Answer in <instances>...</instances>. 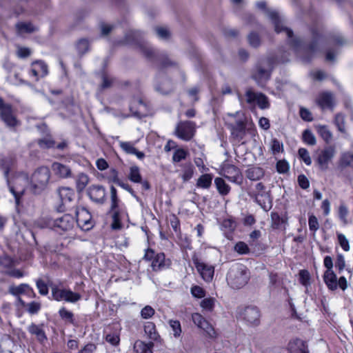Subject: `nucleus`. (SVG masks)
<instances>
[{"instance_id": "f257e3e1", "label": "nucleus", "mask_w": 353, "mask_h": 353, "mask_svg": "<svg viewBox=\"0 0 353 353\" xmlns=\"http://www.w3.org/2000/svg\"><path fill=\"white\" fill-rule=\"evenodd\" d=\"M256 6L259 9L265 11L272 21L274 30L277 33L283 32L287 34L290 45L303 63H310L317 52H321V46L325 39L323 34L317 28H311V41L308 43H305L300 39L294 37L293 31L284 26L283 20L277 12L266 9L265 1H258Z\"/></svg>"}, {"instance_id": "f03ea898", "label": "nucleus", "mask_w": 353, "mask_h": 353, "mask_svg": "<svg viewBox=\"0 0 353 353\" xmlns=\"http://www.w3.org/2000/svg\"><path fill=\"white\" fill-rule=\"evenodd\" d=\"M275 60L272 57H268L259 60L252 69L251 78L258 85L263 87L270 79L274 67Z\"/></svg>"}, {"instance_id": "7ed1b4c3", "label": "nucleus", "mask_w": 353, "mask_h": 353, "mask_svg": "<svg viewBox=\"0 0 353 353\" xmlns=\"http://www.w3.org/2000/svg\"><path fill=\"white\" fill-rule=\"evenodd\" d=\"M124 39L126 43L136 46L147 59H152L155 57V50L144 40L141 32L130 30L126 32Z\"/></svg>"}, {"instance_id": "20e7f679", "label": "nucleus", "mask_w": 353, "mask_h": 353, "mask_svg": "<svg viewBox=\"0 0 353 353\" xmlns=\"http://www.w3.org/2000/svg\"><path fill=\"white\" fill-rule=\"evenodd\" d=\"M226 279L231 288L240 289L245 285L249 281L250 272L242 263H234L230 267Z\"/></svg>"}, {"instance_id": "39448f33", "label": "nucleus", "mask_w": 353, "mask_h": 353, "mask_svg": "<svg viewBox=\"0 0 353 353\" xmlns=\"http://www.w3.org/2000/svg\"><path fill=\"white\" fill-rule=\"evenodd\" d=\"M50 177V171L48 167L38 168L32 174L30 188L32 192L38 194L42 192L47 187Z\"/></svg>"}, {"instance_id": "423d86ee", "label": "nucleus", "mask_w": 353, "mask_h": 353, "mask_svg": "<svg viewBox=\"0 0 353 353\" xmlns=\"http://www.w3.org/2000/svg\"><path fill=\"white\" fill-rule=\"evenodd\" d=\"M238 315L245 323L250 327H257L261 323V311L254 305H248L243 308H240Z\"/></svg>"}, {"instance_id": "0eeeda50", "label": "nucleus", "mask_w": 353, "mask_h": 353, "mask_svg": "<svg viewBox=\"0 0 353 353\" xmlns=\"http://www.w3.org/2000/svg\"><path fill=\"white\" fill-rule=\"evenodd\" d=\"M74 224V217L69 214H65L57 219H49L46 221L43 227L49 228L57 232L61 233L62 232H67L72 230Z\"/></svg>"}, {"instance_id": "6e6552de", "label": "nucleus", "mask_w": 353, "mask_h": 353, "mask_svg": "<svg viewBox=\"0 0 353 353\" xmlns=\"http://www.w3.org/2000/svg\"><path fill=\"white\" fill-rule=\"evenodd\" d=\"M0 117L8 127L13 128L19 124L13 114L12 107L9 103H6L0 97Z\"/></svg>"}, {"instance_id": "1a4fd4ad", "label": "nucleus", "mask_w": 353, "mask_h": 353, "mask_svg": "<svg viewBox=\"0 0 353 353\" xmlns=\"http://www.w3.org/2000/svg\"><path fill=\"white\" fill-rule=\"evenodd\" d=\"M76 223L77 225L84 231H88L93 227V222L90 212L85 208H78L75 210Z\"/></svg>"}, {"instance_id": "9d476101", "label": "nucleus", "mask_w": 353, "mask_h": 353, "mask_svg": "<svg viewBox=\"0 0 353 353\" xmlns=\"http://www.w3.org/2000/svg\"><path fill=\"white\" fill-rule=\"evenodd\" d=\"M335 152V148L332 145L325 147L320 152L314 161L321 171H325L328 169V163L334 157Z\"/></svg>"}, {"instance_id": "9b49d317", "label": "nucleus", "mask_w": 353, "mask_h": 353, "mask_svg": "<svg viewBox=\"0 0 353 353\" xmlns=\"http://www.w3.org/2000/svg\"><path fill=\"white\" fill-rule=\"evenodd\" d=\"M61 204L58 207L57 210L59 212H63L65 210H70L72 208L71 203L74 197V192L73 190L69 188H60L57 190Z\"/></svg>"}, {"instance_id": "f8f14e48", "label": "nucleus", "mask_w": 353, "mask_h": 353, "mask_svg": "<svg viewBox=\"0 0 353 353\" xmlns=\"http://www.w3.org/2000/svg\"><path fill=\"white\" fill-rule=\"evenodd\" d=\"M8 174H9V169L6 168L4 171V176L6 178H7V182L9 185L10 191L14 195V199H15V203L18 205L20 202V198L22 196V195L24 194V192H25L24 185H22L21 184V182H23L24 183H26L27 178H26V177L17 178L14 181V185H10L9 180L8 179Z\"/></svg>"}, {"instance_id": "ddd939ff", "label": "nucleus", "mask_w": 353, "mask_h": 353, "mask_svg": "<svg viewBox=\"0 0 353 353\" xmlns=\"http://www.w3.org/2000/svg\"><path fill=\"white\" fill-rule=\"evenodd\" d=\"M195 123L192 121H182L176 128L177 136L185 141L192 139L194 134Z\"/></svg>"}, {"instance_id": "4468645a", "label": "nucleus", "mask_w": 353, "mask_h": 353, "mask_svg": "<svg viewBox=\"0 0 353 353\" xmlns=\"http://www.w3.org/2000/svg\"><path fill=\"white\" fill-rule=\"evenodd\" d=\"M87 192L89 198L96 203L103 204L106 201V192L103 185H92Z\"/></svg>"}, {"instance_id": "2eb2a0df", "label": "nucleus", "mask_w": 353, "mask_h": 353, "mask_svg": "<svg viewBox=\"0 0 353 353\" xmlns=\"http://www.w3.org/2000/svg\"><path fill=\"white\" fill-rule=\"evenodd\" d=\"M250 196L254 199L261 208L265 212L269 211L272 207V200L270 192H263L261 193H252Z\"/></svg>"}, {"instance_id": "dca6fc26", "label": "nucleus", "mask_w": 353, "mask_h": 353, "mask_svg": "<svg viewBox=\"0 0 353 353\" xmlns=\"http://www.w3.org/2000/svg\"><path fill=\"white\" fill-rule=\"evenodd\" d=\"M130 112L132 116L141 119L147 116V105L141 99H134L130 106Z\"/></svg>"}, {"instance_id": "f3484780", "label": "nucleus", "mask_w": 353, "mask_h": 353, "mask_svg": "<svg viewBox=\"0 0 353 353\" xmlns=\"http://www.w3.org/2000/svg\"><path fill=\"white\" fill-rule=\"evenodd\" d=\"M195 266L197 271L205 281L209 282L212 281L214 272L213 266L199 261L195 262Z\"/></svg>"}, {"instance_id": "a211bd4d", "label": "nucleus", "mask_w": 353, "mask_h": 353, "mask_svg": "<svg viewBox=\"0 0 353 353\" xmlns=\"http://www.w3.org/2000/svg\"><path fill=\"white\" fill-rule=\"evenodd\" d=\"M229 129L231 130L232 135L238 139H242L245 134L246 124L244 121L239 120L235 123L228 124Z\"/></svg>"}, {"instance_id": "6ab92c4d", "label": "nucleus", "mask_w": 353, "mask_h": 353, "mask_svg": "<svg viewBox=\"0 0 353 353\" xmlns=\"http://www.w3.org/2000/svg\"><path fill=\"white\" fill-rule=\"evenodd\" d=\"M158 82L155 85V90L161 94H168L173 90L172 83L166 77L160 79L157 77Z\"/></svg>"}, {"instance_id": "aec40b11", "label": "nucleus", "mask_w": 353, "mask_h": 353, "mask_svg": "<svg viewBox=\"0 0 353 353\" xmlns=\"http://www.w3.org/2000/svg\"><path fill=\"white\" fill-rule=\"evenodd\" d=\"M318 105L322 108H330L334 106V96L330 92H325L319 94L316 99Z\"/></svg>"}, {"instance_id": "412c9836", "label": "nucleus", "mask_w": 353, "mask_h": 353, "mask_svg": "<svg viewBox=\"0 0 353 353\" xmlns=\"http://www.w3.org/2000/svg\"><path fill=\"white\" fill-rule=\"evenodd\" d=\"M149 60L153 62L159 61L162 69L176 65V63L171 60L165 52H157L155 51V57L152 59Z\"/></svg>"}, {"instance_id": "4be33fe9", "label": "nucleus", "mask_w": 353, "mask_h": 353, "mask_svg": "<svg viewBox=\"0 0 353 353\" xmlns=\"http://www.w3.org/2000/svg\"><path fill=\"white\" fill-rule=\"evenodd\" d=\"M52 169L54 174L61 178L70 177L71 175V170L70 168L59 162L53 163Z\"/></svg>"}, {"instance_id": "5701e85b", "label": "nucleus", "mask_w": 353, "mask_h": 353, "mask_svg": "<svg viewBox=\"0 0 353 353\" xmlns=\"http://www.w3.org/2000/svg\"><path fill=\"white\" fill-rule=\"evenodd\" d=\"M323 280L329 290L333 291L337 289V277L333 270H326L323 275Z\"/></svg>"}, {"instance_id": "b1692460", "label": "nucleus", "mask_w": 353, "mask_h": 353, "mask_svg": "<svg viewBox=\"0 0 353 353\" xmlns=\"http://www.w3.org/2000/svg\"><path fill=\"white\" fill-rule=\"evenodd\" d=\"M245 175L251 181H257L264 175V171L259 167H252L245 171Z\"/></svg>"}, {"instance_id": "393cba45", "label": "nucleus", "mask_w": 353, "mask_h": 353, "mask_svg": "<svg viewBox=\"0 0 353 353\" xmlns=\"http://www.w3.org/2000/svg\"><path fill=\"white\" fill-rule=\"evenodd\" d=\"M287 220L281 217L279 213L272 212L271 213V227L273 229H281L285 228Z\"/></svg>"}, {"instance_id": "a878e982", "label": "nucleus", "mask_w": 353, "mask_h": 353, "mask_svg": "<svg viewBox=\"0 0 353 353\" xmlns=\"http://www.w3.org/2000/svg\"><path fill=\"white\" fill-rule=\"evenodd\" d=\"M154 346L152 342L144 343L141 341H137L134 345V350L137 353H152V348Z\"/></svg>"}, {"instance_id": "bb28decb", "label": "nucleus", "mask_w": 353, "mask_h": 353, "mask_svg": "<svg viewBox=\"0 0 353 353\" xmlns=\"http://www.w3.org/2000/svg\"><path fill=\"white\" fill-rule=\"evenodd\" d=\"M28 330L30 334L35 335L37 336V340L39 341L40 342H43L44 341L47 340V336L44 331L41 328H40L39 325L34 323H32L28 327Z\"/></svg>"}, {"instance_id": "cd10ccee", "label": "nucleus", "mask_w": 353, "mask_h": 353, "mask_svg": "<svg viewBox=\"0 0 353 353\" xmlns=\"http://www.w3.org/2000/svg\"><path fill=\"white\" fill-rule=\"evenodd\" d=\"M214 184L219 192L222 196L228 194L230 191V187L228 185L223 179L217 177L214 179Z\"/></svg>"}, {"instance_id": "c85d7f7f", "label": "nucleus", "mask_w": 353, "mask_h": 353, "mask_svg": "<svg viewBox=\"0 0 353 353\" xmlns=\"http://www.w3.org/2000/svg\"><path fill=\"white\" fill-rule=\"evenodd\" d=\"M15 26L17 33L20 34L23 33H32L37 30L31 23L20 22L17 23Z\"/></svg>"}, {"instance_id": "c756f323", "label": "nucleus", "mask_w": 353, "mask_h": 353, "mask_svg": "<svg viewBox=\"0 0 353 353\" xmlns=\"http://www.w3.org/2000/svg\"><path fill=\"white\" fill-rule=\"evenodd\" d=\"M28 289H30V287L26 283L20 284L18 286L10 285L8 288V292L13 296H20L21 294H25Z\"/></svg>"}, {"instance_id": "7c9ffc66", "label": "nucleus", "mask_w": 353, "mask_h": 353, "mask_svg": "<svg viewBox=\"0 0 353 353\" xmlns=\"http://www.w3.org/2000/svg\"><path fill=\"white\" fill-rule=\"evenodd\" d=\"M243 20L245 21V25L249 26L250 28H252L257 31L262 30V26L256 20L255 17L251 14H245Z\"/></svg>"}, {"instance_id": "2f4dec72", "label": "nucleus", "mask_w": 353, "mask_h": 353, "mask_svg": "<svg viewBox=\"0 0 353 353\" xmlns=\"http://www.w3.org/2000/svg\"><path fill=\"white\" fill-rule=\"evenodd\" d=\"M76 49L80 56H83L90 50V43L87 39L82 38L77 41Z\"/></svg>"}, {"instance_id": "473e14b6", "label": "nucleus", "mask_w": 353, "mask_h": 353, "mask_svg": "<svg viewBox=\"0 0 353 353\" xmlns=\"http://www.w3.org/2000/svg\"><path fill=\"white\" fill-rule=\"evenodd\" d=\"M165 254L163 252L157 254L152 263L153 270L157 271L165 266Z\"/></svg>"}, {"instance_id": "72a5a7b5", "label": "nucleus", "mask_w": 353, "mask_h": 353, "mask_svg": "<svg viewBox=\"0 0 353 353\" xmlns=\"http://www.w3.org/2000/svg\"><path fill=\"white\" fill-rule=\"evenodd\" d=\"M144 331L150 339L156 341L159 338V335L156 331L155 325L152 322L145 323L144 325Z\"/></svg>"}, {"instance_id": "f704fd0d", "label": "nucleus", "mask_w": 353, "mask_h": 353, "mask_svg": "<svg viewBox=\"0 0 353 353\" xmlns=\"http://www.w3.org/2000/svg\"><path fill=\"white\" fill-rule=\"evenodd\" d=\"M247 39H248V43L251 47L257 48L261 46V39L260 36L256 31H254V30L251 31L248 34Z\"/></svg>"}, {"instance_id": "c9c22d12", "label": "nucleus", "mask_w": 353, "mask_h": 353, "mask_svg": "<svg viewBox=\"0 0 353 353\" xmlns=\"http://www.w3.org/2000/svg\"><path fill=\"white\" fill-rule=\"evenodd\" d=\"M212 177L209 174H202L197 180L196 185L199 188L208 189L211 186Z\"/></svg>"}, {"instance_id": "e433bc0d", "label": "nucleus", "mask_w": 353, "mask_h": 353, "mask_svg": "<svg viewBox=\"0 0 353 353\" xmlns=\"http://www.w3.org/2000/svg\"><path fill=\"white\" fill-rule=\"evenodd\" d=\"M340 165L342 168H353V153L350 152L343 153L340 159Z\"/></svg>"}, {"instance_id": "4c0bfd02", "label": "nucleus", "mask_w": 353, "mask_h": 353, "mask_svg": "<svg viewBox=\"0 0 353 353\" xmlns=\"http://www.w3.org/2000/svg\"><path fill=\"white\" fill-rule=\"evenodd\" d=\"M128 179L134 183L141 182L142 178L138 166L134 165L130 168Z\"/></svg>"}, {"instance_id": "58836bf2", "label": "nucleus", "mask_w": 353, "mask_h": 353, "mask_svg": "<svg viewBox=\"0 0 353 353\" xmlns=\"http://www.w3.org/2000/svg\"><path fill=\"white\" fill-rule=\"evenodd\" d=\"M63 300L70 302V303H75L81 299V296L80 294L77 292H73L72 291L70 290H65L63 292Z\"/></svg>"}, {"instance_id": "ea45409f", "label": "nucleus", "mask_w": 353, "mask_h": 353, "mask_svg": "<svg viewBox=\"0 0 353 353\" xmlns=\"http://www.w3.org/2000/svg\"><path fill=\"white\" fill-rule=\"evenodd\" d=\"M109 212L112 213V223L111 225L112 228L114 230L121 229L122 228V224L121 223L120 212H119L118 208L114 210H110Z\"/></svg>"}, {"instance_id": "a19ab883", "label": "nucleus", "mask_w": 353, "mask_h": 353, "mask_svg": "<svg viewBox=\"0 0 353 353\" xmlns=\"http://www.w3.org/2000/svg\"><path fill=\"white\" fill-rule=\"evenodd\" d=\"M303 142L309 145H314L316 143V137L310 130H305L302 134Z\"/></svg>"}, {"instance_id": "79ce46f5", "label": "nucleus", "mask_w": 353, "mask_h": 353, "mask_svg": "<svg viewBox=\"0 0 353 353\" xmlns=\"http://www.w3.org/2000/svg\"><path fill=\"white\" fill-rule=\"evenodd\" d=\"M317 132L322 139L326 142L329 143L332 138V134L325 125H319L317 127Z\"/></svg>"}, {"instance_id": "37998d69", "label": "nucleus", "mask_w": 353, "mask_h": 353, "mask_svg": "<svg viewBox=\"0 0 353 353\" xmlns=\"http://www.w3.org/2000/svg\"><path fill=\"white\" fill-rule=\"evenodd\" d=\"M223 176L225 178H228L230 176L234 175L241 172L240 170L235 165L231 164L225 165L222 170Z\"/></svg>"}, {"instance_id": "c03bdc74", "label": "nucleus", "mask_w": 353, "mask_h": 353, "mask_svg": "<svg viewBox=\"0 0 353 353\" xmlns=\"http://www.w3.org/2000/svg\"><path fill=\"white\" fill-rule=\"evenodd\" d=\"M89 182V178L87 174L81 173L77 181V190L78 192H81Z\"/></svg>"}, {"instance_id": "a18cd8bd", "label": "nucleus", "mask_w": 353, "mask_h": 353, "mask_svg": "<svg viewBox=\"0 0 353 353\" xmlns=\"http://www.w3.org/2000/svg\"><path fill=\"white\" fill-rule=\"evenodd\" d=\"M110 199H111V205L110 210H114L119 208V199L117 196V192L116 188L112 185L110 187Z\"/></svg>"}, {"instance_id": "49530a36", "label": "nucleus", "mask_w": 353, "mask_h": 353, "mask_svg": "<svg viewBox=\"0 0 353 353\" xmlns=\"http://www.w3.org/2000/svg\"><path fill=\"white\" fill-rule=\"evenodd\" d=\"M32 65L36 66V68L39 70L41 77H44L48 74V65L43 61H35L32 63Z\"/></svg>"}, {"instance_id": "de8ad7c7", "label": "nucleus", "mask_w": 353, "mask_h": 353, "mask_svg": "<svg viewBox=\"0 0 353 353\" xmlns=\"http://www.w3.org/2000/svg\"><path fill=\"white\" fill-rule=\"evenodd\" d=\"M26 310L30 314H36L41 310V304L39 302L32 301L26 305Z\"/></svg>"}, {"instance_id": "09e8293b", "label": "nucleus", "mask_w": 353, "mask_h": 353, "mask_svg": "<svg viewBox=\"0 0 353 353\" xmlns=\"http://www.w3.org/2000/svg\"><path fill=\"white\" fill-rule=\"evenodd\" d=\"M256 102L261 109H266L270 107L268 99L263 93H259Z\"/></svg>"}, {"instance_id": "8fccbe9b", "label": "nucleus", "mask_w": 353, "mask_h": 353, "mask_svg": "<svg viewBox=\"0 0 353 353\" xmlns=\"http://www.w3.org/2000/svg\"><path fill=\"white\" fill-rule=\"evenodd\" d=\"M169 324L173 331L174 336L175 338L179 337L181 334V327L180 322L176 320H170L169 321Z\"/></svg>"}, {"instance_id": "3c124183", "label": "nucleus", "mask_w": 353, "mask_h": 353, "mask_svg": "<svg viewBox=\"0 0 353 353\" xmlns=\"http://www.w3.org/2000/svg\"><path fill=\"white\" fill-rule=\"evenodd\" d=\"M334 123L340 132H341L343 133L345 132V119H344V116L343 114H337L335 116Z\"/></svg>"}, {"instance_id": "603ef678", "label": "nucleus", "mask_w": 353, "mask_h": 353, "mask_svg": "<svg viewBox=\"0 0 353 353\" xmlns=\"http://www.w3.org/2000/svg\"><path fill=\"white\" fill-rule=\"evenodd\" d=\"M298 154L299 157L304 161L307 165L312 163V160L307 149L301 148L299 149Z\"/></svg>"}, {"instance_id": "864d4df0", "label": "nucleus", "mask_w": 353, "mask_h": 353, "mask_svg": "<svg viewBox=\"0 0 353 353\" xmlns=\"http://www.w3.org/2000/svg\"><path fill=\"white\" fill-rule=\"evenodd\" d=\"M188 153L183 149H177L173 154L172 160L174 162H180L186 158Z\"/></svg>"}, {"instance_id": "5fc2aeb1", "label": "nucleus", "mask_w": 353, "mask_h": 353, "mask_svg": "<svg viewBox=\"0 0 353 353\" xmlns=\"http://www.w3.org/2000/svg\"><path fill=\"white\" fill-rule=\"evenodd\" d=\"M246 97V102L252 104L256 102L259 93L254 92L252 88H248L245 94Z\"/></svg>"}, {"instance_id": "6e6d98bb", "label": "nucleus", "mask_w": 353, "mask_h": 353, "mask_svg": "<svg viewBox=\"0 0 353 353\" xmlns=\"http://www.w3.org/2000/svg\"><path fill=\"white\" fill-rule=\"evenodd\" d=\"M290 168L289 163L285 160H279L276 163V170L279 173H286Z\"/></svg>"}, {"instance_id": "4d7b16f0", "label": "nucleus", "mask_w": 353, "mask_h": 353, "mask_svg": "<svg viewBox=\"0 0 353 353\" xmlns=\"http://www.w3.org/2000/svg\"><path fill=\"white\" fill-rule=\"evenodd\" d=\"M299 274L300 283L305 286L309 284V281L310 279L309 272L306 270H300Z\"/></svg>"}, {"instance_id": "13d9d810", "label": "nucleus", "mask_w": 353, "mask_h": 353, "mask_svg": "<svg viewBox=\"0 0 353 353\" xmlns=\"http://www.w3.org/2000/svg\"><path fill=\"white\" fill-rule=\"evenodd\" d=\"M59 314L61 319L68 320L70 323H74L73 314L71 312L68 311L65 308H61L59 311Z\"/></svg>"}, {"instance_id": "bf43d9fd", "label": "nucleus", "mask_w": 353, "mask_h": 353, "mask_svg": "<svg viewBox=\"0 0 353 353\" xmlns=\"http://www.w3.org/2000/svg\"><path fill=\"white\" fill-rule=\"evenodd\" d=\"M234 250L241 254H248L250 251L248 245L242 241H239L235 245Z\"/></svg>"}, {"instance_id": "052dcab7", "label": "nucleus", "mask_w": 353, "mask_h": 353, "mask_svg": "<svg viewBox=\"0 0 353 353\" xmlns=\"http://www.w3.org/2000/svg\"><path fill=\"white\" fill-rule=\"evenodd\" d=\"M154 314V310L150 305L145 306L141 311V316L143 319H148Z\"/></svg>"}, {"instance_id": "680f3d73", "label": "nucleus", "mask_w": 353, "mask_h": 353, "mask_svg": "<svg viewBox=\"0 0 353 353\" xmlns=\"http://www.w3.org/2000/svg\"><path fill=\"white\" fill-rule=\"evenodd\" d=\"M119 145L121 148V149L123 151H125L127 154H133L137 149L133 146V144L130 142H120Z\"/></svg>"}, {"instance_id": "e2e57ef3", "label": "nucleus", "mask_w": 353, "mask_h": 353, "mask_svg": "<svg viewBox=\"0 0 353 353\" xmlns=\"http://www.w3.org/2000/svg\"><path fill=\"white\" fill-rule=\"evenodd\" d=\"M309 228L310 230L316 232L319 228V224L317 218L312 214L309 216L308 220Z\"/></svg>"}, {"instance_id": "0e129e2a", "label": "nucleus", "mask_w": 353, "mask_h": 353, "mask_svg": "<svg viewBox=\"0 0 353 353\" xmlns=\"http://www.w3.org/2000/svg\"><path fill=\"white\" fill-rule=\"evenodd\" d=\"M64 290L65 289H59L57 287L52 288V296L53 299L57 301H63Z\"/></svg>"}, {"instance_id": "69168bd1", "label": "nucleus", "mask_w": 353, "mask_h": 353, "mask_svg": "<svg viewBox=\"0 0 353 353\" xmlns=\"http://www.w3.org/2000/svg\"><path fill=\"white\" fill-rule=\"evenodd\" d=\"M330 38L339 46H343L347 43L346 39L340 34H331Z\"/></svg>"}, {"instance_id": "338daca9", "label": "nucleus", "mask_w": 353, "mask_h": 353, "mask_svg": "<svg viewBox=\"0 0 353 353\" xmlns=\"http://www.w3.org/2000/svg\"><path fill=\"white\" fill-rule=\"evenodd\" d=\"M337 238H338L339 243L340 245L342 247V248L345 251H349L350 250L349 241L347 239V238L345 237V236L343 235V234H338Z\"/></svg>"}, {"instance_id": "774afa93", "label": "nucleus", "mask_w": 353, "mask_h": 353, "mask_svg": "<svg viewBox=\"0 0 353 353\" xmlns=\"http://www.w3.org/2000/svg\"><path fill=\"white\" fill-rule=\"evenodd\" d=\"M193 166L191 164H189L185 168V170H183V173L182 175V179L183 181H189L193 175Z\"/></svg>"}]
</instances>
